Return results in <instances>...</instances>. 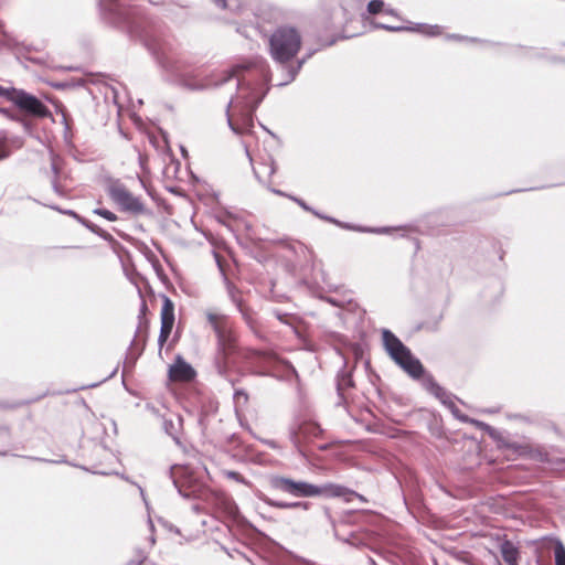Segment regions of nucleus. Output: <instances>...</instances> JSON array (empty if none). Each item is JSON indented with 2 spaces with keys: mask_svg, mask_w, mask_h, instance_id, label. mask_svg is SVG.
I'll return each mask as SVG.
<instances>
[{
  "mask_svg": "<svg viewBox=\"0 0 565 565\" xmlns=\"http://www.w3.org/2000/svg\"><path fill=\"white\" fill-rule=\"evenodd\" d=\"M233 78L237 92L226 105L227 125L235 136H248L254 128L255 111L269 90L270 68L264 57L254 56L224 72L215 85L223 86Z\"/></svg>",
  "mask_w": 565,
  "mask_h": 565,
  "instance_id": "nucleus-1",
  "label": "nucleus"
},
{
  "mask_svg": "<svg viewBox=\"0 0 565 565\" xmlns=\"http://www.w3.org/2000/svg\"><path fill=\"white\" fill-rule=\"evenodd\" d=\"M131 0H98L100 19L108 25L139 40L149 51V45H163L151 34V20L142 11L130 4ZM159 4L161 0H148Z\"/></svg>",
  "mask_w": 565,
  "mask_h": 565,
  "instance_id": "nucleus-2",
  "label": "nucleus"
},
{
  "mask_svg": "<svg viewBox=\"0 0 565 565\" xmlns=\"http://www.w3.org/2000/svg\"><path fill=\"white\" fill-rule=\"evenodd\" d=\"M11 105L14 109L0 107V114L20 124L31 138L34 137L38 141H41V138L34 136L33 131L38 119L51 115L49 107L38 96L22 88L18 89Z\"/></svg>",
  "mask_w": 565,
  "mask_h": 565,
  "instance_id": "nucleus-3",
  "label": "nucleus"
},
{
  "mask_svg": "<svg viewBox=\"0 0 565 565\" xmlns=\"http://www.w3.org/2000/svg\"><path fill=\"white\" fill-rule=\"evenodd\" d=\"M302 47V35L298 28L291 24H281L274 29L268 38L269 54L282 72H287V65L298 56Z\"/></svg>",
  "mask_w": 565,
  "mask_h": 565,
  "instance_id": "nucleus-4",
  "label": "nucleus"
},
{
  "mask_svg": "<svg viewBox=\"0 0 565 565\" xmlns=\"http://www.w3.org/2000/svg\"><path fill=\"white\" fill-rule=\"evenodd\" d=\"M149 53L152 55L160 68L174 77V82L179 86L191 92L204 90L210 86L217 87L215 83L218 79L213 81L211 77H207L205 82H200L195 75L184 72L180 61L166 44L149 45Z\"/></svg>",
  "mask_w": 565,
  "mask_h": 565,
  "instance_id": "nucleus-5",
  "label": "nucleus"
},
{
  "mask_svg": "<svg viewBox=\"0 0 565 565\" xmlns=\"http://www.w3.org/2000/svg\"><path fill=\"white\" fill-rule=\"evenodd\" d=\"M275 487L296 497H343L347 501H351L355 497V493L332 483L316 487L307 482H295L290 479L280 478L275 480Z\"/></svg>",
  "mask_w": 565,
  "mask_h": 565,
  "instance_id": "nucleus-6",
  "label": "nucleus"
},
{
  "mask_svg": "<svg viewBox=\"0 0 565 565\" xmlns=\"http://www.w3.org/2000/svg\"><path fill=\"white\" fill-rule=\"evenodd\" d=\"M383 342L390 356L411 376L418 377L423 373L420 362L411 351L388 330L383 331Z\"/></svg>",
  "mask_w": 565,
  "mask_h": 565,
  "instance_id": "nucleus-7",
  "label": "nucleus"
},
{
  "mask_svg": "<svg viewBox=\"0 0 565 565\" xmlns=\"http://www.w3.org/2000/svg\"><path fill=\"white\" fill-rule=\"evenodd\" d=\"M109 194L122 210L132 213H139L142 211V204L139 199L129 193L121 184L113 183L109 186Z\"/></svg>",
  "mask_w": 565,
  "mask_h": 565,
  "instance_id": "nucleus-8",
  "label": "nucleus"
},
{
  "mask_svg": "<svg viewBox=\"0 0 565 565\" xmlns=\"http://www.w3.org/2000/svg\"><path fill=\"white\" fill-rule=\"evenodd\" d=\"M174 324V306L169 298H164L161 309V330L159 343L162 345L169 338Z\"/></svg>",
  "mask_w": 565,
  "mask_h": 565,
  "instance_id": "nucleus-9",
  "label": "nucleus"
},
{
  "mask_svg": "<svg viewBox=\"0 0 565 565\" xmlns=\"http://www.w3.org/2000/svg\"><path fill=\"white\" fill-rule=\"evenodd\" d=\"M315 53L316 51L313 50L306 53L302 57L297 56L290 65H287V72L284 74V78H281L277 86L282 87L294 82L303 65L313 56Z\"/></svg>",
  "mask_w": 565,
  "mask_h": 565,
  "instance_id": "nucleus-10",
  "label": "nucleus"
},
{
  "mask_svg": "<svg viewBox=\"0 0 565 565\" xmlns=\"http://www.w3.org/2000/svg\"><path fill=\"white\" fill-rule=\"evenodd\" d=\"M134 122L138 130L145 132L148 137V141H158L157 132L160 135L162 141H169V135L166 130L154 124H146L139 116L134 117Z\"/></svg>",
  "mask_w": 565,
  "mask_h": 565,
  "instance_id": "nucleus-11",
  "label": "nucleus"
},
{
  "mask_svg": "<svg viewBox=\"0 0 565 565\" xmlns=\"http://www.w3.org/2000/svg\"><path fill=\"white\" fill-rule=\"evenodd\" d=\"M170 379L173 381H189L194 376V371L181 359H178L169 370Z\"/></svg>",
  "mask_w": 565,
  "mask_h": 565,
  "instance_id": "nucleus-12",
  "label": "nucleus"
},
{
  "mask_svg": "<svg viewBox=\"0 0 565 565\" xmlns=\"http://www.w3.org/2000/svg\"><path fill=\"white\" fill-rule=\"evenodd\" d=\"M57 114L62 117L64 141H72L75 137L74 120L65 106L57 107Z\"/></svg>",
  "mask_w": 565,
  "mask_h": 565,
  "instance_id": "nucleus-13",
  "label": "nucleus"
},
{
  "mask_svg": "<svg viewBox=\"0 0 565 565\" xmlns=\"http://www.w3.org/2000/svg\"><path fill=\"white\" fill-rule=\"evenodd\" d=\"M386 3L384 0H370L366 4L365 11L361 13V18L363 21H371V15L384 13Z\"/></svg>",
  "mask_w": 565,
  "mask_h": 565,
  "instance_id": "nucleus-14",
  "label": "nucleus"
},
{
  "mask_svg": "<svg viewBox=\"0 0 565 565\" xmlns=\"http://www.w3.org/2000/svg\"><path fill=\"white\" fill-rule=\"evenodd\" d=\"M501 554L508 565H518V550L511 542H504L501 545Z\"/></svg>",
  "mask_w": 565,
  "mask_h": 565,
  "instance_id": "nucleus-15",
  "label": "nucleus"
},
{
  "mask_svg": "<svg viewBox=\"0 0 565 565\" xmlns=\"http://www.w3.org/2000/svg\"><path fill=\"white\" fill-rule=\"evenodd\" d=\"M370 24H371L372 29H375V30H385V31L395 32V33L404 32V25H391V24L377 22L375 20L370 21Z\"/></svg>",
  "mask_w": 565,
  "mask_h": 565,
  "instance_id": "nucleus-16",
  "label": "nucleus"
},
{
  "mask_svg": "<svg viewBox=\"0 0 565 565\" xmlns=\"http://www.w3.org/2000/svg\"><path fill=\"white\" fill-rule=\"evenodd\" d=\"M18 89L19 88H17L14 86L0 85V97L9 103H12Z\"/></svg>",
  "mask_w": 565,
  "mask_h": 565,
  "instance_id": "nucleus-17",
  "label": "nucleus"
},
{
  "mask_svg": "<svg viewBox=\"0 0 565 565\" xmlns=\"http://www.w3.org/2000/svg\"><path fill=\"white\" fill-rule=\"evenodd\" d=\"M555 565H565V547L561 542H557L554 548Z\"/></svg>",
  "mask_w": 565,
  "mask_h": 565,
  "instance_id": "nucleus-18",
  "label": "nucleus"
},
{
  "mask_svg": "<svg viewBox=\"0 0 565 565\" xmlns=\"http://www.w3.org/2000/svg\"><path fill=\"white\" fill-rule=\"evenodd\" d=\"M426 23H411L409 25H404V32H414L420 33L425 35Z\"/></svg>",
  "mask_w": 565,
  "mask_h": 565,
  "instance_id": "nucleus-19",
  "label": "nucleus"
},
{
  "mask_svg": "<svg viewBox=\"0 0 565 565\" xmlns=\"http://www.w3.org/2000/svg\"><path fill=\"white\" fill-rule=\"evenodd\" d=\"M441 34V26L438 24H427L425 29V35L429 38H435Z\"/></svg>",
  "mask_w": 565,
  "mask_h": 565,
  "instance_id": "nucleus-20",
  "label": "nucleus"
},
{
  "mask_svg": "<svg viewBox=\"0 0 565 565\" xmlns=\"http://www.w3.org/2000/svg\"><path fill=\"white\" fill-rule=\"evenodd\" d=\"M446 39L452 40V41H469V42H479L480 41L477 38H469V36L460 35V34H456V33L447 34Z\"/></svg>",
  "mask_w": 565,
  "mask_h": 565,
  "instance_id": "nucleus-21",
  "label": "nucleus"
},
{
  "mask_svg": "<svg viewBox=\"0 0 565 565\" xmlns=\"http://www.w3.org/2000/svg\"><path fill=\"white\" fill-rule=\"evenodd\" d=\"M94 213L105 217L108 221H115L117 218L113 212H110L108 210H104V209H97L94 211Z\"/></svg>",
  "mask_w": 565,
  "mask_h": 565,
  "instance_id": "nucleus-22",
  "label": "nucleus"
},
{
  "mask_svg": "<svg viewBox=\"0 0 565 565\" xmlns=\"http://www.w3.org/2000/svg\"><path fill=\"white\" fill-rule=\"evenodd\" d=\"M271 505L278 507V508H296L300 507L301 503H282V502H270Z\"/></svg>",
  "mask_w": 565,
  "mask_h": 565,
  "instance_id": "nucleus-23",
  "label": "nucleus"
},
{
  "mask_svg": "<svg viewBox=\"0 0 565 565\" xmlns=\"http://www.w3.org/2000/svg\"><path fill=\"white\" fill-rule=\"evenodd\" d=\"M384 13H386V14H388V15H392V17H394V18H397V19H399V20H403V19L399 17V14H398L397 10H396V9H394V8H391V7H387V6H386Z\"/></svg>",
  "mask_w": 565,
  "mask_h": 565,
  "instance_id": "nucleus-24",
  "label": "nucleus"
},
{
  "mask_svg": "<svg viewBox=\"0 0 565 565\" xmlns=\"http://www.w3.org/2000/svg\"><path fill=\"white\" fill-rule=\"evenodd\" d=\"M217 8L220 9H227L228 8V4H227V0H211Z\"/></svg>",
  "mask_w": 565,
  "mask_h": 565,
  "instance_id": "nucleus-25",
  "label": "nucleus"
},
{
  "mask_svg": "<svg viewBox=\"0 0 565 565\" xmlns=\"http://www.w3.org/2000/svg\"><path fill=\"white\" fill-rule=\"evenodd\" d=\"M9 156L7 143H0V160Z\"/></svg>",
  "mask_w": 565,
  "mask_h": 565,
  "instance_id": "nucleus-26",
  "label": "nucleus"
},
{
  "mask_svg": "<svg viewBox=\"0 0 565 565\" xmlns=\"http://www.w3.org/2000/svg\"><path fill=\"white\" fill-rule=\"evenodd\" d=\"M339 39L344 40V39H349V36H347V35L334 36V38L330 39V40L327 42V44H326V45H327V46H332L333 44H335V43H337V41H338Z\"/></svg>",
  "mask_w": 565,
  "mask_h": 565,
  "instance_id": "nucleus-27",
  "label": "nucleus"
},
{
  "mask_svg": "<svg viewBox=\"0 0 565 565\" xmlns=\"http://www.w3.org/2000/svg\"><path fill=\"white\" fill-rule=\"evenodd\" d=\"M52 86L56 89H64V88L68 87V84L65 82H56V83H53Z\"/></svg>",
  "mask_w": 565,
  "mask_h": 565,
  "instance_id": "nucleus-28",
  "label": "nucleus"
},
{
  "mask_svg": "<svg viewBox=\"0 0 565 565\" xmlns=\"http://www.w3.org/2000/svg\"><path fill=\"white\" fill-rule=\"evenodd\" d=\"M548 60L552 61V62H562V63H564L562 60H565V57H559V56H555L554 55V56H550Z\"/></svg>",
  "mask_w": 565,
  "mask_h": 565,
  "instance_id": "nucleus-29",
  "label": "nucleus"
},
{
  "mask_svg": "<svg viewBox=\"0 0 565 565\" xmlns=\"http://www.w3.org/2000/svg\"><path fill=\"white\" fill-rule=\"evenodd\" d=\"M291 199L295 200L301 207H303L305 210H308V206L305 204V202H302L301 200L295 199V198H291Z\"/></svg>",
  "mask_w": 565,
  "mask_h": 565,
  "instance_id": "nucleus-30",
  "label": "nucleus"
},
{
  "mask_svg": "<svg viewBox=\"0 0 565 565\" xmlns=\"http://www.w3.org/2000/svg\"><path fill=\"white\" fill-rule=\"evenodd\" d=\"M535 56H536L537 58H546V55H545L544 53H541V52H540V53H536V54H535Z\"/></svg>",
  "mask_w": 565,
  "mask_h": 565,
  "instance_id": "nucleus-31",
  "label": "nucleus"
},
{
  "mask_svg": "<svg viewBox=\"0 0 565 565\" xmlns=\"http://www.w3.org/2000/svg\"><path fill=\"white\" fill-rule=\"evenodd\" d=\"M271 191H273L274 193H276V194L285 195V194H284L282 192H280L279 190H275V189H273Z\"/></svg>",
  "mask_w": 565,
  "mask_h": 565,
  "instance_id": "nucleus-32",
  "label": "nucleus"
},
{
  "mask_svg": "<svg viewBox=\"0 0 565 565\" xmlns=\"http://www.w3.org/2000/svg\"><path fill=\"white\" fill-rule=\"evenodd\" d=\"M268 132L270 134V136H271L273 138H276V135H275V134H273V132H271V131H269V130H268Z\"/></svg>",
  "mask_w": 565,
  "mask_h": 565,
  "instance_id": "nucleus-33",
  "label": "nucleus"
},
{
  "mask_svg": "<svg viewBox=\"0 0 565 565\" xmlns=\"http://www.w3.org/2000/svg\"><path fill=\"white\" fill-rule=\"evenodd\" d=\"M562 61L565 63V58H564V60H562Z\"/></svg>",
  "mask_w": 565,
  "mask_h": 565,
  "instance_id": "nucleus-34",
  "label": "nucleus"
}]
</instances>
